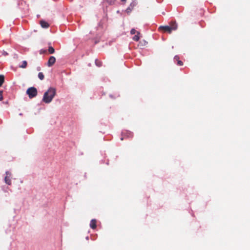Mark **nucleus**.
Here are the masks:
<instances>
[{
  "mask_svg": "<svg viewBox=\"0 0 250 250\" xmlns=\"http://www.w3.org/2000/svg\"><path fill=\"white\" fill-rule=\"evenodd\" d=\"M56 94V89L54 87H50L43 95L42 101L46 104L50 103Z\"/></svg>",
  "mask_w": 250,
  "mask_h": 250,
  "instance_id": "f257e3e1",
  "label": "nucleus"
},
{
  "mask_svg": "<svg viewBox=\"0 0 250 250\" xmlns=\"http://www.w3.org/2000/svg\"><path fill=\"white\" fill-rule=\"evenodd\" d=\"M26 93L29 97L31 99L35 97L37 95V90L34 87H31L27 89Z\"/></svg>",
  "mask_w": 250,
  "mask_h": 250,
  "instance_id": "f03ea898",
  "label": "nucleus"
},
{
  "mask_svg": "<svg viewBox=\"0 0 250 250\" xmlns=\"http://www.w3.org/2000/svg\"><path fill=\"white\" fill-rule=\"evenodd\" d=\"M6 176L4 178V181L8 185H11V173L9 171H6L5 172Z\"/></svg>",
  "mask_w": 250,
  "mask_h": 250,
  "instance_id": "7ed1b4c3",
  "label": "nucleus"
},
{
  "mask_svg": "<svg viewBox=\"0 0 250 250\" xmlns=\"http://www.w3.org/2000/svg\"><path fill=\"white\" fill-rule=\"evenodd\" d=\"M160 30L163 31L164 32H167L170 34L172 32L171 29L169 26H161L159 27Z\"/></svg>",
  "mask_w": 250,
  "mask_h": 250,
  "instance_id": "20e7f679",
  "label": "nucleus"
},
{
  "mask_svg": "<svg viewBox=\"0 0 250 250\" xmlns=\"http://www.w3.org/2000/svg\"><path fill=\"white\" fill-rule=\"evenodd\" d=\"M56 62V58L54 56H51L47 62V65L49 67L52 66Z\"/></svg>",
  "mask_w": 250,
  "mask_h": 250,
  "instance_id": "39448f33",
  "label": "nucleus"
},
{
  "mask_svg": "<svg viewBox=\"0 0 250 250\" xmlns=\"http://www.w3.org/2000/svg\"><path fill=\"white\" fill-rule=\"evenodd\" d=\"M171 31H175L178 28V25L177 23L176 22V21H171L170 23V26Z\"/></svg>",
  "mask_w": 250,
  "mask_h": 250,
  "instance_id": "423d86ee",
  "label": "nucleus"
},
{
  "mask_svg": "<svg viewBox=\"0 0 250 250\" xmlns=\"http://www.w3.org/2000/svg\"><path fill=\"white\" fill-rule=\"evenodd\" d=\"M90 227L92 229H95L97 227V221L96 219H92L90 223Z\"/></svg>",
  "mask_w": 250,
  "mask_h": 250,
  "instance_id": "0eeeda50",
  "label": "nucleus"
},
{
  "mask_svg": "<svg viewBox=\"0 0 250 250\" xmlns=\"http://www.w3.org/2000/svg\"><path fill=\"white\" fill-rule=\"evenodd\" d=\"M40 24L42 28H47L49 26V24L44 21H40Z\"/></svg>",
  "mask_w": 250,
  "mask_h": 250,
  "instance_id": "6e6552de",
  "label": "nucleus"
},
{
  "mask_svg": "<svg viewBox=\"0 0 250 250\" xmlns=\"http://www.w3.org/2000/svg\"><path fill=\"white\" fill-rule=\"evenodd\" d=\"M95 64L97 66L101 67L102 65V62L98 59H96Z\"/></svg>",
  "mask_w": 250,
  "mask_h": 250,
  "instance_id": "1a4fd4ad",
  "label": "nucleus"
},
{
  "mask_svg": "<svg viewBox=\"0 0 250 250\" xmlns=\"http://www.w3.org/2000/svg\"><path fill=\"white\" fill-rule=\"evenodd\" d=\"M137 34L135 35L133 37V40L135 41H138L140 39V37L139 36V35L140 34V32H137Z\"/></svg>",
  "mask_w": 250,
  "mask_h": 250,
  "instance_id": "9d476101",
  "label": "nucleus"
},
{
  "mask_svg": "<svg viewBox=\"0 0 250 250\" xmlns=\"http://www.w3.org/2000/svg\"><path fill=\"white\" fill-rule=\"evenodd\" d=\"M4 82V77L3 75H0V86H1Z\"/></svg>",
  "mask_w": 250,
  "mask_h": 250,
  "instance_id": "9b49d317",
  "label": "nucleus"
},
{
  "mask_svg": "<svg viewBox=\"0 0 250 250\" xmlns=\"http://www.w3.org/2000/svg\"><path fill=\"white\" fill-rule=\"evenodd\" d=\"M27 64V62L26 61H23L22 62V64L21 65H20V67L22 68H25L26 67Z\"/></svg>",
  "mask_w": 250,
  "mask_h": 250,
  "instance_id": "f8f14e48",
  "label": "nucleus"
},
{
  "mask_svg": "<svg viewBox=\"0 0 250 250\" xmlns=\"http://www.w3.org/2000/svg\"><path fill=\"white\" fill-rule=\"evenodd\" d=\"M48 50L50 54H53L55 52V49L52 46H49Z\"/></svg>",
  "mask_w": 250,
  "mask_h": 250,
  "instance_id": "ddd939ff",
  "label": "nucleus"
},
{
  "mask_svg": "<svg viewBox=\"0 0 250 250\" xmlns=\"http://www.w3.org/2000/svg\"><path fill=\"white\" fill-rule=\"evenodd\" d=\"M38 77L41 80H42L44 79V75L42 72H40L38 74Z\"/></svg>",
  "mask_w": 250,
  "mask_h": 250,
  "instance_id": "4468645a",
  "label": "nucleus"
},
{
  "mask_svg": "<svg viewBox=\"0 0 250 250\" xmlns=\"http://www.w3.org/2000/svg\"><path fill=\"white\" fill-rule=\"evenodd\" d=\"M132 7L131 8L130 7H128L126 9V13L129 14L131 11H132Z\"/></svg>",
  "mask_w": 250,
  "mask_h": 250,
  "instance_id": "2eb2a0df",
  "label": "nucleus"
},
{
  "mask_svg": "<svg viewBox=\"0 0 250 250\" xmlns=\"http://www.w3.org/2000/svg\"><path fill=\"white\" fill-rule=\"evenodd\" d=\"M137 32L135 29H132L130 31V34L132 35L135 34Z\"/></svg>",
  "mask_w": 250,
  "mask_h": 250,
  "instance_id": "dca6fc26",
  "label": "nucleus"
},
{
  "mask_svg": "<svg viewBox=\"0 0 250 250\" xmlns=\"http://www.w3.org/2000/svg\"><path fill=\"white\" fill-rule=\"evenodd\" d=\"M177 64L181 66V65H183V62L181 61L178 60Z\"/></svg>",
  "mask_w": 250,
  "mask_h": 250,
  "instance_id": "f3484780",
  "label": "nucleus"
},
{
  "mask_svg": "<svg viewBox=\"0 0 250 250\" xmlns=\"http://www.w3.org/2000/svg\"><path fill=\"white\" fill-rule=\"evenodd\" d=\"M2 91L0 90V101H2L3 99Z\"/></svg>",
  "mask_w": 250,
  "mask_h": 250,
  "instance_id": "a211bd4d",
  "label": "nucleus"
},
{
  "mask_svg": "<svg viewBox=\"0 0 250 250\" xmlns=\"http://www.w3.org/2000/svg\"><path fill=\"white\" fill-rule=\"evenodd\" d=\"M174 60H176L178 62V60H179V58L178 56H176L174 57Z\"/></svg>",
  "mask_w": 250,
  "mask_h": 250,
  "instance_id": "6ab92c4d",
  "label": "nucleus"
},
{
  "mask_svg": "<svg viewBox=\"0 0 250 250\" xmlns=\"http://www.w3.org/2000/svg\"><path fill=\"white\" fill-rule=\"evenodd\" d=\"M114 1V0H111L110 1V3H111L112 2H113Z\"/></svg>",
  "mask_w": 250,
  "mask_h": 250,
  "instance_id": "aec40b11",
  "label": "nucleus"
},
{
  "mask_svg": "<svg viewBox=\"0 0 250 250\" xmlns=\"http://www.w3.org/2000/svg\"><path fill=\"white\" fill-rule=\"evenodd\" d=\"M126 0H122V1H125Z\"/></svg>",
  "mask_w": 250,
  "mask_h": 250,
  "instance_id": "412c9836",
  "label": "nucleus"
},
{
  "mask_svg": "<svg viewBox=\"0 0 250 250\" xmlns=\"http://www.w3.org/2000/svg\"><path fill=\"white\" fill-rule=\"evenodd\" d=\"M22 115V113H20V116H21Z\"/></svg>",
  "mask_w": 250,
  "mask_h": 250,
  "instance_id": "4be33fe9",
  "label": "nucleus"
},
{
  "mask_svg": "<svg viewBox=\"0 0 250 250\" xmlns=\"http://www.w3.org/2000/svg\"><path fill=\"white\" fill-rule=\"evenodd\" d=\"M121 140H123V138H121Z\"/></svg>",
  "mask_w": 250,
  "mask_h": 250,
  "instance_id": "5701e85b",
  "label": "nucleus"
}]
</instances>
